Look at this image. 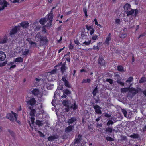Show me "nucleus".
Returning a JSON list of instances; mask_svg holds the SVG:
<instances>
[{
  "mask_svg": "<svg viewBox=\"0 0 146 146\" xmlns=\"http://www.w3.org/2000/svg\"><path fill=\"white\" fill-rule=\"evenodd\" d=\"M35 39H37L40 41L43 42L44 44L47 43L48 40L46 36H43L40 32H38L37 33L35 36Z\"/></svg>",
  "mask_w": 146,
  "mask_h": 146,
  "instance_id": "1",
  "label": "nucleus"
},
{
  "mask_svg": "<svg viewBox=\"0 0 146 146\" xmlns=\"http://www.w3.org/2000/svg\"><path fill=\"white\" fill-rule=\"evenodd\" d=\"M17 115L16 113L11 111V113H8L7 114L6 117L11 121L13 122L14 120L17 119Z\"/></svg>",
  "mask_w": 146,
  "mask_h": 146,
  "instance_id": "2",
  "label": "nucleus"
},
{
  "mask_svg": "<svg viewBox=\"0 0 146 146\" xmlns=\"http://www.w3.org/2000/svg\"><path fill=\"white\" fill-rule=\"evenodd\" d=\"M26 102L28 106H29V107H34L36 106V101L34 98L32 97L27 101Z\"/></svg>",
  "mask_w": 146,
  "mask_h": 146,
  "instance_id": "3",
  "label": "nucleus"
},
{
  "mask_svg": "<svg viewBox=\"0 0 146 146\" xmlns=\"http://www.w3.org/2000/svg\"><path fill=\"white\" fill-rule=\"evenodd\" d=\"M20 26L19 25L18 26H15L13 27L11 30L10 32L9 33L10 35L11 36L16 34L18 31L20 30Z\"/></svg>",
  "mask_w": 146,
  "mask_h": 146,
  "instance_id": "4",
  "label": "nucleus"
},
{
  "mask_svg": "<svg viewBox=\"0 0 146 146\" xmlns=\"http://www.w3.org/2000/svg\"><path fill=\"white\" fill-rule=\"evenodd\" d=\"M8 5V3L5 0H0V11L3 10Z\"/></svg>",
  "mask_w": 146,
  "mask_h": 146,
  "instance_id": "5",
  "label": "nucleus"
},
{
  "mask_svg": "<svg viewBox=\"0 0 146 146\" xmlns=\"http://www.w3.org/2000/svg\"><path fill=\"white\" fill-rule=\"evenodd\" d=\"M82 136L79 134L77 138H76L74 141L73 144L74 146H76V144H79L82 140Z\"/></svg>",
  "mask_w": 146,
  "mask_h": 146,
  "instance_id": "6",
  "label": "nucleus"
},
{
  "mask_svg": "<svg viewBox=\"0 0 146 146\" xmlns=\"http://www.w3.org/2000/svg\"><path fill=\"white\" fill-rule=\"evenodd\" d=\"M93 108L95 110L96 113L101 114L102 113L101 108L99 105H96L93 106Z\"/></svg>",
  "mask_w": 146,
  "mask_h": 146,
  "instance_id": "7",
  "label": "nucleus"
},
{
  "mask_svg": "<svg viewBox=\"0 0 146 146\" xmlns=\"http://www.w3.org/2000/svg\"><path fill=\"white\" fill-rule=\"evenodd\" d=\"M98 62V64L101 66H105V61L102 57L99 56Z\"/></svg>",
  "mask_w": 146,
  "mask_h": 146,
  "instance_id": "8",
  "label": "nucleus"
},
{
  "mask_svg": "<svg viewBox=\"0 0 146 146\" xmlns=\"http://www.w3.org/2000/svg\"><path fill=\"white\" fill-rule=\"evenodd\" d=\"M18 25H19L20 27H21L23 28H26L29 26V23L27 21H22Z\"/></svg>",
  "mask_w": 146,
  "mask_h": 146,
  "instance_id": "9",
  "label": "nucleus"
},
{
  "mask_svg": "<svg viewBox=\"0 0 146 146\" xmlns=\"http://www.w3.org/2000/svg\"><path fill=\"white\" fill-rule=\"evenodd\" d=\"M66 62H64L61 65L60 68V71L63 74L66 72V70L68 69V67L66 66Z\"/></svg>",
  "mask_w": 146,
  "mask_h": 146,
  "instance_id": "10",
  "label": "nucleus"
},
{
  "mask_svg": "<svg viewBox=\"0 0 146 146\" xmlns=\"http://www.w3.org/2000/svg\"><path fill=\"white\" fill-rule=\"evenodd\" d=\"M111 34L110 33L106 37V40L104 43L105 44L107 45H109L110 41L111 39Z\"/></svg>",
  "mask_w": 146,
  "mask_h": 146,
  "instance_id": "11",
  "label": "nucleus"
},
{
  "mask_svg": "<svg viewBox=\"0 0 146 146\" xmlns=\"http://www.w3.org/2000/svg\"><path fill=\"white\" fill-rule=\"evenodd\" d=\"M58 136L57 135H55L53 136H51L48 137V141H52L55 139H57L58 138Z\"/></svg>",
  "mask_w": 146,
  "mask_h": 146,
  "instance_id": "12",
  "label": "nucleus"
},
{
  "mask_svg": "<svg viewBox=\"0 0 146 146\" xmlns=\"http://www.w3.org/2000/svg\"><path fill=\"white\" fill-rule=\"evenodd\" d=\"M31 92L34 96H38L40 93V91L38 89L35 88L33 89Z\"/></svg>",
  "mask_w": 146,
  "mask_h": 146,
  "instance_id": "13",
  "label": "nucleus"
},
{
  "mask_svg": "<svg viewBox=\"0 0 146 146\" xmlns=\"http://www.w3.org/2000/svg\"><path fill=\"white\" fill-rule=\"evenodd\" d=\"M32 107H29V108L30 110L31 111L30 113V115L31 117H34L35 116V113L36 112V111L35 109H33Z\"/></svg>",
  "mask_w": 146,
  "mask_h": 146,
  "instance_id": "14",
  "label": "nucleus"
},
{
  "mask_svg": "<svg viewBox=\"0 0 146 146\" xmlns=\"http://www.w3.org/2000/svg\"><path fill=\"white\" fill-rule=\"evenodd\" d=\"M131 5L130 4L128 3H126L123 6L124 10L125 12H126L127 11L130 10L131 8Z\"/></svg>",
  "mask_w": 146,
  "mask_h": 146,
  "instance_id": "15",
  "label": "nucleus"
},
{
  "mask_svg": "<svg viewBox=\"0 0 146 146\" xmlns=\"http://www.w3.org/2000/svg\"><path fill=\"white\" fill-rule=\"evenodd\" d=\"M138 90L137 89H135L134 88H130L129 92L132 93L133 95H135L138 93Z\"/></svg>",
  "mask_w": 146,
  "mask_h": 146,
  "instance_id": "16",
  "label": "nucleus"
},
{
  "mask_svg": "<svg viewBox=\"0 0 146 146\" xmlns=\"http://www.w3.org/2000/svg\"><path fill=\"white\" fill-rule=\"evenodd\" d=\"M5 58L6 55L5 53L2 51H0V60L3 61L5 59Z\"/></svg>",
  "mask_w": 146,
  "mask_h": 146,
  "instance_id": "17",
  "label": "nucleus"
},
{
  "mask_svg": "<svg viewBox=\"0 0 146 146\" xmlns=\"http://www.w3.org/2000/svg\"><path fill=\"white\" fill-rule=\"evenodd\" d=\"M73 128L74 127L73 126L69 125L65 128V131L66 133L70 132L73 129Z\"/></svg>",
  "mask_w": 146,
  "mask_h": 146,
  "instance_id": "18",
  "label": "nucleus"
},
{
  "mask_svg": "<svg viewBox=\"0 0 146 146\" xmlns=\"http://www.w3.org/2000/svg\"><path fill=\"white\" fill-rule=\"evenodd\" d=\"M48 21V18H41L40 19L39 22L40 24L42 25H44L45 23L46 22Z\"/></svg>",
  "mask_w": 146,
  "mask_h": 146,
  "instance_id": "19",
  "label": "nucleus"
},
{
  "mask_svg": "<svg viewBox=\"0 0 146 146\" xmlns=\"http://www.w3.org/2000/svg\"><path fill=\"white\" fill-rule=\"evenodd\" d=\"M134 13V9H131L130 10L127 11L126 12L127 15L128 17L130 16L131 15H133Z\"/></svg>",
  "mask_w": 146,
  "mask_h": 146,
  "instance_id": "20",
  "label": "nucleus"
},
{
  "mask_svg": "<svg viewBox=\"0 0 146 146\" xmlns=\"http://www.w3.org/2000/svg\"><path fill=\"white\" fill-rule=\"evenodd\" d=\"M47 15L48 17L47 18H48V20L52 21L53 17V13L50 12Z\"/></svg>",
  "mask_w": 146,
  "mask_h": 146,
  "instance_id": "21",
  "label": "nucleus"
},
{
  "mask_svg": "<svg viewBox=\"0 0 146 146\" xmlns=\"http://www.w3.org/2000/svg\"><path fill=\"white\" fill-rule=\"evenodd\" d=\"M8 41L7 38L5 37L3 38L0 37V43L4 44L6 43Z\"/></svg>",
  "mask_w": 146,
  "mask_h": 146,
  "instance_id": "22",
  "label": "nucleus"
},
{
  "mask_svg": "<svg viewBox=\"0 0 146 146\" xmlns=\"http://www.w3.org/2000/svg\"><path fill=\"white\" fill-rule=\"evenodd\" d=\"M76 119L74 117H72L68 120V124L70 125V124L76 121Z\"/></svg>",
  "mask_w": 146,
  "mask_h": 146,
  "instance_id": "23",
  "label": "nucleus"
},
{
  "mask_svg": "<svg viewBox=\"0 0 146 146\" xmlns=\"http://www.w3.org/2000/svg\"><path fill=\"white\" fill-rule=\"evenodd\" d=\"M23 59L21 57H17L15 60V62H18L19 63L22 62L23 61Z\"/></svg>",
  "mask_w": 146,
  "mask_h": 146,
  "instance_id": "24",
  "label": "nucleus"
},
{
  "mask_svg": "<svg viewBox=\"0 0 146 146\" xmlns=\"http://www.w3.org/2000/svg\"><path fill=\"white\" fill-rule=\"evenodd\" d=\"M130 87L124 88H121V92H126L128 91H129Z\"/></svg>",
  "mask_w": 146,
  "mask_h": 146,
  "instance_id": "25",
  "label": "nucleus"
},
{
  "mask_svg": "<svg viewBox=\"0 0 146 146\" xmlns=\"http://www.w3.org/2000/svg\"><path fill=\"white\" fill-rule=\"evenodd\" d=\"M70 108L71 109H73L74 110H75L77 109L78 106L77 104H76L75 102L74 104L71 105Z\"/></svg>",
  "mask_w": 146,
  "mask_h": 146,
  "instance_id": "26",
  "label": "nucleus"
},
{
  "mask_svg": "<svg viewBox=\"0 0 146 146\" xmlns=\"http://www.w3.org/2000/svg\"><path fill=\"white\" fill-rule=\"evenodd\" d=\"M130 137L133 139H138L139 137V135L138 134L133 133Z\"/></svg>",
  "mask_w": 146,
  "mask_h": 146,
  "instance_id": "27",
  "label": "nucleus"
},
{
  "mask_svg": "<svg viewBox=\"0 0 146 146\" xmlns=\"http://www.w3.org/2000/svg\"><path fill=\"white\" fill-rule=\"evenodd\" d=\"M98 38V36L97 35L94 34L92 35L91 37V40L93 41V42H95L96 40Z\"/></svg>",
  "mask_w": 146,
  "mask_h": 146,
  "instance_id": "28",
  "label": "nucleus"
},
{
  "mask_svg": "<svg viewBox=\"0 0 146 146\" xmlns=\"http://www.w3.org/2000/svg\"><path fill=\"white\" fill-rule=\"evenodd\" d=\"M98 90L97 87L96 86L94 89L93 90L92 92V94L94 97L96 95V94L98 93Z\"/></svg>",
  "mask_w": 146,
  "mask_h": 146,
  "instance_id": "29",
  "label": "nucleus"
},
{
  "mask_svg": "<svg viewBox=\"0 0 146 146\" xmlns=\"http://www.w3.org/2000/svg\"><path fill=\"white\" fill-rule=\"evenodd\" d=\"M29 50L28 49H25V50L22 53L23 55L24 56L27 55L29 53Z\"/></svg>",
  "mask_w": 146,
  "mask_h": 146,
  "instance_id": "30",
  "label": "nucleus"
},
{
  "mask_svg": "<svg viewBox=\"0 0 146 146\" xmlns=\"http://www.w3.org/2000/svg\"><path fill=\"white\" fill-rule=\"evenodd\" d=\"M105 131L106 133H111L113 131V129L111 127H108L106 128Z\"/></svg>",
  "mask_w": 146,
  "mask_h": 146,
  "instance_id": "31",
  "label": "nucleus"
},
{
  "mask_svg": "<svg viewBox=\"0 0 146 146\" xmlns=\"http://www.w3.org/2000/svg\"><path fill=\"white\" fill-rule=\"evenodd\" d=\"M42 121H40L39 120H37L36 121L35 123L38 126H41L43 125V124L42 123Z\"/></svg>",
  "mask_w": 146,
  "mask_h": 146,
  "instance_id": "32",
  "label": "nucleus"
},
{
  "mask_svg": "<svg viewBox=\"0 0 146 146\" xmlns=\"http://www.w3.org/2000/svg\"><path fill=\"white\" fill-rule=\"evenodd\" d=\"M146 82V78L145 77H142L139 81L140 83H141Z\"/></svg>",
  "mask_w": 146,
  "mask_h": 146,
  "instance_id": "33",
  "label": "nucleus"
},
{
  "mask_svg": "<svg viewBox=\"0 0 146 146\" xmlns=\"http://www.w3.org/2000/svg\"><path fill=\"white\" fill-rule=\"evenodd\" d=\"M91 80L90 79H83L82 80V83L83 84L84 83H90Z\"/></svg>",
  "mask_w": 146,
  "mask_h": 146,
  "instance_id": "34",
  "label": "nucleus"
},
{
  "mask_svg": "<svg viewBox=\"0 0 146 146\" xmlns=\"http://www.w3.org/2000/svg\"><path fill=\"white\" fill-rule=\"evenodd\" d=\"M62 103L63 105L65 106H69L68 105L69 103L68 100H63L62 102Z\"/></svg>",
  "mask_w": 146,
  "mask_h": 146,
  "instance_id": "35",
  "label": "nucleus"
},
{
  "mask_svg": "<svg viewBox=\"0 0 146 146\" xmlns=\"http://www.w3.org/2000/svg\"><path fill=\"white\" fill-rule=\"evenodd\" d=\"M133 78L131 76L129 77L126 80V82L129 83H130L131 82L133 81Z\"/></svg>",
  "mask_w": 146,
  "mask_h": 146,
  "instance_id": "36",
  "label": "nucleus"
},
{
  "mask_svg": "<svg viewBox=\"0 0 146 146\" xmlns=\"http://www.w3.org/2000/svg\"><path fill=\"white\" fill-rule=\"evenodd\" d=\"M63 92L64 94H66V95H68L71 94V92L67 89L64 90Z\"/></svg>",
  "mask_w": 146,
  "mask_h": 146,
  "instance_id": "37",
  "label": "nucleus"
},
{
  "mask_svg": "<svg viewBox=\"0 0 146 146\" xmlns=\"http://www.w3.org/2000/svg\"><path fill=\"white\" fill-rule=\"evenodd\" d=\"M64 82V85L66 87L68 88L71 87L70 85L69 84V82L68 80L65 82Z\"/></svg>",
  "mask_w": 146,
  "mask_h": 146,
  "instance_id": "38",
  "label": "nucleus"
},
{
  "mask_svg": "<svg viewBox=\"0 0 146 146\" xmlns=\"http://www.w3.org/2000/svg\"><path fill=\"white\" fill-rule=\"evenodd\" d=\"M117 70L120 72H122L123 71V68L121 65L118 66L117 67Z\"/></svg>",
  "mask_w": 146,
  "mask_h": 146,
  "instance_id": "39",
  "label": "nucleus"
},
{
  "mask_svg": "<svg viewBox=\"0 0 146 146\" xmlns=\"http://www.w3.org/2000/svg\"><path fill=\"white\" fill-rule=\"evenodd\" d=\"M114 123L111 120H109L107 122V123L106 124V125L108 126H110V125L111 124L112 125Z\"/></svg>",
  "mask_w": 146,
  "mask_h": 146,
  "instance_id": "40",
  "label": "nucleus"
},
{
  "mask_svg": "<svg viewBox=\"0 0 146 146\" xmlns=\"http://www.w3.org/2000/svg\"><path fill=\"white\" fill-rule=\"evenodd\" d=\"M74 45L72 44L71 41H70L69 46V49L70 50H72L74 49Z\"/></svg>",
  "mask_w": 146,
  "mask_h": 146,
  "instance_id": "41",
  "label": "nucleus"
},
{
  "mask_svg": "<svg viewBox=\"0 0 146 146\" xmlns=\"http://www.w3.org/2000/svg\"><path fill=\"white\" fill-rule=\"evenodd\" d=\"M117 82L118 84H120L121 85L123 86H124V83L120 80H118L117 81Z\"/></svg>",
  "mask_w": 146,
  "mask_h": 146,
  "instance_id": "42",
  "label": "nucleus"
},
{
  "mask_svg": "<svg viewBox=\"0 0 146 146\" xmlns=\"http://www.w3.org/2000/svg\"><path fill=\"white\" fill-rule=\"evenodd\" d=\"M92 49H93L94 50H96L98 51L100 49L99 47L98 46H96L95 45H94L93 46Z\"/></svg>",
  "mask_w": 146,
  "mask_h": 146,
  "instance_id": "43",
  "label": "nucleus"
},
{
  "mask_svg": "<svg viewBox=\"0 0 146 146\" xmlns=\"http://www.w3.org/2000/svg\"><path fill=\"white\" fill-rule=\"evenodd\" d=\"M83 10L85 14V16L86 17H87L88 15L87 14L86 7H84L83 9Z\"/></svg>",
  "mask_w": 146,
  "mask_h": 146,
  "instance_id": "44",
  "label": "nucleus"
},
{
  "mask_svg": "<svg viewBox=\"0 0 146 146\" xmlns=\"http://www.w3.org/2000/svg\"><path fill=\"white\" fill-rule=\"evenodd\" d=\"M91 42V40H88V41H85L83 43V44L86 46L89 45Z\"/></svg>",
  "mask_w": 146,
  "mask_h": 146,
  "instance_id": "45",
  "label": "nucleus"
},
{
  "mask_svg": "<svg viewBox=\"0 0 146 146\" xmlns=\"http://www.w3.org/2000/svg\"><path fill=\"white\" fill-rule=\"evenodd\" d=\"M106 139L108 141H113L114 140V139L113 138L110 137H106Z\"/></svg>",
  "mask_w": 146,
  "mask_h": 146,
  "instance_id": "46",
  "label": "nucleus"
},
{
  "mask_svg": "<svg viewBox=\"0 0 146 146\" xmlns=\"http://www.w3.org/2000/svg\"><path fill=\"white\" fill-rule=\"evenodd\" d=\"M57 70L56 68H55L52 70L50 72L51 74H54L56 73Z\"/></svg>",
  "mask_w": 146,
  "mask_h": 146,
  "instance_id": "47",
  "label": "nucleus"
},
{
  "mask_svg": "<svg viewBox=\"0 0 146 146\" xmlns=\"http://www.w3.org/2000/svg\"><path fill=\"white\" fill-rule=\"evenodd\" d=\"M8 131L10 133V134L13 137H15V134L13 131L9 129L8 130Z\"/></svg>",
  "mask_w": 146,
  "mask_h": 146,
  "instance_id": "48",
  "label": "nucleus"
},
{
  "mask_svg": "<svg viewBox=\"0 0 146 146\" xmlns=\"http://www.w3.org/2000/svg\"><path fill=\"white\" fill-rule=\"evenodd\" d=\"M106 81L110 83L111 84H112L113 83V80L111 79H106Z\"/></svg>",
  "mask_w": 146,
  "mask_h": 146,
  "instance_id": "49",
  "label": "nucleus"
},
{
  "mask_svg": "<svg viewBox=\"0 0 146 146\" xmlns=\"http://www.w3.org/2000/svg\"><path fill=\"white\" fill-rule=\"evenodd\" d=\"M134 16L136 17L139 13V11L137 9H136L134 10Z\"/></svg>",
  "mask_w": 146,
  "mask_h": 146,
  "instance_id": "50",
  "label": "nucleus"
},
{
  "mask_svg": "<svg viewBox=\"0 0 146 146\" xmlns=\"http://www.w3.org/2000/svg\"><path fill=\"white\" fill-rule=\"evenodd\" d=\"M52 21H50L49 22L46 24L45 26L47 27H50L52 25Z\"/></svg>",
  "mask_w": 146,
  "mask_h": 146,
  "instance_id": "51",
  "label": "nucleus"
},
{
  "mask_svg": "<svg viewBox=\"0 0 146 146\" xmlns=\"http://www.w3.org/2000/svg\"><path fill=\"white\" fill-rule=\"evenodd\" d=\"M85 26L88 31L90 30L92 28L91 26H89L88 25H86Z\"/></svg>",
  "mask_w": 146,
  "mask_h": 146,
  "instance_id": "52",
  "label": "nucleus"
},
{
  "mask_svg": "<svg viewBox=\"0 0 146 146\" xmlns=\"http://www.w3.org/2000/svg\"><path fill=\"white\" fill-rule=\"evenodd\" d=\"M67 78V76H63L62 78V80L64 82H65L67 81V80H66V79Z\"/></svg>",
  "mask_w": 146,
  "mask_h": 146,
  "instance_id": "53",
  "label": "nucleus"
},
{
  "mask_svg": "<svg viewBox=\"0 0 146 146\" xmlns=\"http://www.w3.org/2000/svg\"><path fill=\"white\" fill-rule=\"evenodd\" d=\"M122 112L125 117H126L127 114V112L125 110H122Z\"/></svg>",
  "mask_w": 146,
  "mask_h": 146,
  "instance_id": "54",
  "label": "nucleus"
},
{
  "mask_svg": "<svg viewBox=\"0 0 146 146\" xmlns=\"http://www.w3.org/2000/svg\"><path fill=\"white\" fill-rule=\"evenodd\" d=\"M31 124H33L34 123H35V118L34 117H31Z\"/></svg>",
  "mask_w": 146,
  "mask_h": 146,
  "instance_id": "55",
  "label": "nucleus"
},
{
  "mask_svg": "<svg viewBox=\"0 0 146 146\" xmlns=\"http://www.w3.org/2000/svg\"><path fill=\"white\" fill-rule=\"evenodd\" d=\"M95 32V30L92 27L91 29V30L90 31V34L91 35H92Z\"/></svg>",
  "mask_w": 146,
  "mask_h": 146,
  "instance_id": "56",
  "label": "nucleus"
},
{
  "mask_svg": "<svg viewBox=\"0 0 146 146\" xmlns=\"http://www.w3.org/2000/svg\"><path fill=\"white\" fill-rule=\"evenodd\" d=\"M74 42L75 44H76L77 45H79V44H80V43L79 41H78V40L77 39H76L74 40Z\"/></svg>",
  "mask_w": 146,
  "mask_h": 146,
  "instance_id": "57",
  "label": "nucleus"
},
{
  "mask_svg": "<svg viewBox=\"0 0 146 146\" xmlns=\"http://www.w3.org/2000/svg\"><path fill=\"white\" fill-rule=\"evenodd\" d=\"M46 26H44L42 27V31L43 32H44L45 33L46 32V30L45 28Z\"/></svg>",
  "mask_w": 146,
  "mask_h": 146,
  "instance_id": "58",
  "label": "nucleus"
},
{
  "mask_svg": "<svg viewBox=\"0 0 146 146\" xmlns=\"http://www.w3.org/2000/svg\"><path fill=\"white\" fill-rule=\"evenodd\" d=\"M38 133H39V135H40V136L41 137H44L45 136V135L42 133L41 131H38Z\"/></svg>",
  "mask_w": 146,
  "mask_h": 146,
  "instance_id": "59",
  "label": "nucleus"
},
{
  "mask_svg": "<svg viewBox=\"0 0 146 146\" xmlns=\"http://www.w3.org/2000/svg\"><path fill=\"white\" fill-rule=\"evenodd\" d=\"M11 2L15 3L17 2H19L20 0H9Z\"/></svg>",
  "mask_w": 146,
  "mask_h": 146,
  "instance_id": "60",
  "label": "nucleus"
},
{
  "mask_svg": "<svg viewBox=\"0 0 146 146\" xmlns=\"http://www.w3.org/2000/svg\"><path fill=\"white\" fill-rule=\"evenodd\" d=\"M66 107L65 108V110L66 112H68L70 110L69 106H68Z\"/></svg>",
  "mask_w": 146,
  "mask_h": 146,
  "instance_id": "61",
  "label": "nucleus"
},
{
  "mask_svg": "<svg viewBox=\"0 0 146 146\" xmlns=\"http://www.w3.org/2000/svg\"><path fill=\"white\" fill-rule=\"evenodd\" d=\"M94 22L95 24V25H98V23L97 21V19L96 18H95L94 21H93Z\"/></svg>",
  "mask_w": 146,
  "mask_h": 146,
  "instance_id": "62",
  "label": "nucleus"
},
{
  "mask_svg": "<svg viewBox=\"0 0 146 146\" xmlns=\"http://www.w3.org/2000/svg\"><path fill=\"white\" fill-rule=\"evenodd\" d=\"M120 22V20L119 19H117L115 20V22L117 24H119Z\"/></svg>",
  "mask_w": 146,
  "mask_h": 146,
  "instance_id": "63",
  "label": "nucleus"
},
{
  "mask_svg": "<svg viewBox=\"0 0 146 146\" xmlns=\"http://www.w3.org/2000/svg\"><path fill=\"white\" fill-rule=\"evenodd\" d=\"M16 65H11V66H10L9 69L11 70L12 69H14L16 67Z\"/></svg>",
  "mask_w": 146,
  "mask_h": 146,
  "instance_id": "64",
  "label": "nucleus"
}]
</instances>
